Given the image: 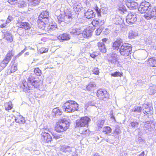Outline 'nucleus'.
I'll return each instance as SVG.
<instances>
[{
  "label": "nucleus",
  "mask_w": 156,
  "mask_h": 156,
  "mask_svg": "<svg viewBox=\"0 0 156 156\" xmlns=\"http://www.w3.org/2000/svg\"><path fill=\"white\" fill-rule=\"evenodd\" d=\"M27 80V82L25 80H23L22 81V85L20 86L21 88L25 92L31 89V84L35 88H37L42 83V81L41 80H36L35 77L32 76L28 77Z\"/></svg>",
  "instance_id": "2"
},
{
  "label": "nucleus",
  "mask_w": 156,
  "mask_h": 156,
  "mask_svg": "<svg viewBox=\"0 0 156 156\" xmlns=\"http://www.w3.org/2000/svg\"><path fill=\"white\" fill-rule=\"evenodd\" d=\"M18 0H8V2L11 5H14L16 3Z\"/></svg>",
  "instance_id": "48"
},
{
  "label": "nucleus",
  "mask_w": 156,
  "mask_h": 156,
  "mask_svg": "<svg viewBox=\"0 0 156 156\" xmlns=\"http://www.w3.org/2000/svg\"><path fill=\"white\" fill-rule=\"evenodd\" d=\"M62 107L65 112L67 113H73L78 111L79 105L75 101L69 100L66 101L64 103Z\"/></svg>",
  "instance_id": "4"
},
{
  "label": "nucleus",
  "mask_w": 156,
  "mask_h": 156,
  "mask_svg": "<svg viewBox=\"0 0 156 156\" xmlns=\"http://www.w3.org/2000/svg\"><path fill=\"white\" fill-rule=\"evenodd\" d=\"M139 125L138 122H132L130 123V126L131 127H137Z\"/></svg>",
  "instance_id": "40"
},
{
  "label": "nucleus",
  "mask_w": 156,
  "mask_h": 156,
  "mask_svg": "<svg viewBox=\"0 0 156 156\" xmlns=\"http://www.w3.org/2000/svg\"><path fill=\"white\" fill-rule=\"evenodd\" d=\"M94 29L91 27L89 26L83 31L82 33L83 36L84 37L88 38L91 37L92 33L93 32Z\"/></svg>",
  "instance_id": "13"
},
{
  "label": "nucleus",
  "mask_w": 156,
  "mask_h": 156,
  "mask_svg": "<svg viewBox=\"0 0 156 156\" xmlns=\"http://www.w3.org/2000/svg\"><path fill=\"white\" fill-rule=\"evenodd\" d=\"M144 151H143L140 153V154H139L137 156H144Z\"/></svg>",
  "instance_id": "54"
},
{
  "label": "nucleus",
  "mask_w": 156,
  "mask_h": 156,
  "mask_svg": "<svg viewBox=\"0 0 156 156\" xmlns=\"http://www.w3.org/2000/svg\"><path fill=\"white\" fill-rule=\"evenodd\" d=\"M6 22H5V23L2 24L0 25V28H5L6 27Z\"/></svg>",
  "instance_id": "50"
},
{
  "label": "nucleus",
  "mask_w": 156,
  "mask_h": 156,
  "mask_svg": "<svg viewBox=\"0 0 156 156\" xmlns=\"http://www.w3.org/2000/svg\"><path fill=\"white\" fill-rule=\"evenodd\" d=\"M94 9L97 13L98 16H101V9L97 6L95 7Z\"/></svg>",
  "instance_id": "46"
},
{
  "label": "nucleus",
  "mask_w": 156,
  "mask_h": 156,
  "mask_svg": "<svg viewBox=\"0 0 156 156\" xmlns=\"http://www.w3.org/2000/svg\"><path fill=\"white\" fill-rule=\"evenodd\" d=\"M69 122L65 118L61 119L56 122L54 130L58 133L64 132L69 129Z\"/></svg>",
  "instance_id": "3"
},
{
  "label": "nucleus",
  "mask_w": 156,
  "mask_h": 156,
  "mask_svg": "<svg viewBox=\"0 0 156 156\" xmlns=\"http://www.w3.org/2000/svg\"><path fill=\"white\" fill-rule=\"evenodd\" d=\"M142 110V108L141 107H134L132 109V111L135 112H141Z\"/></svg>",
  "instance_id": "38"
},
{
  "label": "nucleus",
  "mask_w": 156,
  "mask_h": 156,
  "mask_svg": "<svg viewBox=\"0 0 156 156\" xmlns=\"http://www.w3.org/2000/svg\"><path fill=\"white\" fill-rule=\"evenodd\" d=\"M38 18L49 20V13L48 12L47 10L43 11L39 15Z\"/></svg>",
  "instance_id": "19"
},
{
  "label": "nucleus",
  "mask_w": 156,
  "mask_h": 156,
  "mask_svg": "<svg viewBox=\"0 0 156 156\" xmlns=\"http://www.w3.org/2000/svg\"><path fill=\"white\" fill-rule=\"evenodd\" d=\"M34 72L37 76H40L41 74V71L39 68H36L34 69Z\"/></svg>",
  "instance_id": "36"
},
{
  "label": "nucleus",
  "mask_w": 156,
  "mask_h": 156,
  "mask_svg": "<svg viewBox=\"0 0 156 156\" xmlns=\"http://www.w3.org/2000/svg\"><path fill=\"white\" fill-rule=\"evenodd\" d=\"M112 131V129L110 127L106 126L103 127L102 132L105 134L109 135Z\"/></svg>",
  "instance_id": "23"
},
{
  "label": "nucleus",
  "mask_w": 156,
  "mask_h": 156,
  "mask_svg": "<svg viewBox=\"0 0 156 156\" xmlns=\"http://www.w3.org/2000/svg\"><path fill=\"white\" fill-rule=\"evenodd\" d=\"M115 55H116L115 53H114V54H112L111 55V56L112 58V59H115L116 58L115 57Z\"/></svg>",
  "instance_id": "51"
},
{
  "label": "nucleus",
  "mask_w": 156,
  "mask_h": 156,
  "mask_svg": "<svg viewBox=\"0 0 156 156\" xmlns=\"http://www.w3.org/2000/svg\"><path fill=\"white\" fill-rule=\"evenodd\" d=\"M40 0H30V1L32 5L35 6L39 4Z\"/></svg>",
  "instance_id": "42"
},
{
  "label": "nucleus",
  "mask_w": 156,
  "mask_h": 156,
  "mask_svg": "<svg viewBox=\"0 0 156 156\" xmlns=\"http://www.w3.org/2000/svg\"><path fill=\"white\" fill-rule=\"evenodd\" d=\"M130 35H131V34H129L128 37L129 38H132V37H131Z\"/></svg>",
  "instance_id": "57"
},
{
  "label": "nucleus",
  "mask_w": 156,
  "mask_h": 156,
  "mask_svg": "<svg viewBox=\"0 0 156 156\" xmlns=\"http://www.w3.org/2000/svg\"><path fill=\"white\" fill-rule=\"evenodd\" d=\"M100 53L98 52L97 51H95L93 52L92 53L90 54V56L93 58H95L97 57L98 56L100 55Z\"/></svg>",
  "instance_id": "39"
},
{
  "label": "nucleus",
  "mask_w": 156,
  "mask_h": 156,
  "mask_svg": "<svg viewBox=\"0 0 156 156\" xmlns=\"http://www.w3.org/2000/svg\"><path fill=\"white\" fill-rule=\"evenodd\" d=\"M111 118L113 119L114 120H115V118L113 114L111 115Z\"/></svg>",
  "instance_id": "55"
},
{
  "label": "nucleus",
  "mask_w": 156,
  "mask_h": 156,
  "mask_svg": "<svg viewBox=\"0 0 156 156\" xmlns=\"http://www.w3.org/2000/svg\"><path fill=\"white\" fill-rule=\"evenodd\" d=\"M120 23H119V22H118V24H120Z\"/></svg>",
  "instance_id": "58"
},
{
  "label": "nucleus",
  "mask_w": 156,
  "mask_h": 156,
  "mask_svg": "<svg viewBox=\"0 0 156 156\" xmlns=\"http://www.w3.org/2000/svg\"><path fill=\"white\" fill-rule=\"evenodd\" d=\"M69 31L70 34H74L77 33V29L76 28L74 27H71L69 29Z\"/></svg>",
  "instance_id": "44"
},
{
  "label": "nucleus",
  "mask_w": 156,
  "mask_h": 156,
  "mask_svg": "<svg viewBox=\"0 0 156 156\" xmlns=\"http://www.w3.org/2000/svg\"><path fill=\"white\" fill-rule=\"evenodd\" d=\"M132 50V48L131 45H122L119 49V52L122 55L127 57L131 54Z\"/></svg>",
  "instance_id": "8"
},
{
  "label": "nucleus",
  "mask_w": 156,
  "mask_h": 156,
  "mask_svg": "<svg viewBox=\"0 0 156 156\" xmlns=\"http://www.w3.org/2000/svg\"><path fill=\"white\" fill-rule=\"evenodd\" d=\"M90 133V132L89 129H86L83 131L81 133V135H84L85 136H89Z\"/></svg>",
  "instance_id": "37"
},
{
  "label": "nucleus",
  "mask_w": 156,
  "mask_h": 156,
  "mask_svg": "<svg viewBox=\"0 0 156 156\" xmlns=\"http://www.w3.org/2000/svg\"><path fill=\"white\" fill-rule=\"evenodd\" d=\"M53 112L55 116L62 115L63 112L61 109L59 108H56L53 110Z\"/></svg>",
  "instance_id": "26"
},
{
  "label": "nucleus",
  "mask_w": 156,
  "mask_h": 156,
  "mask_svg": "<svg viewBox=\"0 0 156 156\" xmlns=\"http://www.w3.org/2000/svg\"><path fill=\"white\" fill-rule=\"evenodd\" d=\"M96 95L100 100H105L106 99L109 98V93L107 91L102 89H100L97 90Z\"/></svg>",
  "instance_id": "9"
},
{
  "label": "nucleus",
  "mask_w": 156,
  "mask_h": 156,
  "mask_svg": "<svg viewBox=\"0 0 156 156\" xmlns=\"http://www.w3.org/2000/svg\"><path fill=\"white\" fill-rule=\"evenodd\" d=\"M118 11L121 14H124L126 12L127 10L125 7L124 5H122L119 7Z\"/></svg>",
  "instance_id": "29"
},
{
  "label": "nucleus",
  "mask_w": 156,
  "mask_h": 156,
  "mask_svg": "<svg viewBox=\"0 0 156 156\" xmlns=\"http://www.w3.org/2000/svg\"><path fill=\"white\" fill-rule=\"evenodd\" d=\"M137 18L136 14L131 12L129 13L126 18V22L129 24L135 23L137 21Z\"/></svg>",
  "instance_id": "10"
},
{
  "label": "nucleus",
  "mask_w": 156,
  "mask_h": 156,
  "mask_svg": "<svg viewBox=\"0 0 156 156\" xmlns=\"http://www.w3.org/2000/svg\"><path fill=\"white\" fill-rule=\"evenodd\" d=\"M96 87V85L92 82L89 83L86 86V89L88 91H91L93 90Z\"/></svg>",
  "instance_id": "27"
},
{
  "label": "nucleus",
  "mask_w": 156,
  "mask_h": 156,
  "mask_svg": "<svg viewBox=\"0 0 156 156\" xmlns=\"http://www.w3.org/2000/svg\"><path fill=\"white\" fill-rule=\"evenodd\" d=\"M44 34V36L41 38V41L44 42L46 41L48 39V38L47 37H48V35L46 34Z\"/></svg>",
  "instance_id": "47"
},
{
  "label": "nucleus",
  "mask_w": 156,
  "mask_h": 156,
  "mask_svg": "<svg viewBox=\"0 0 156 156\" xmlns=\"http://www.w3.org/2000/svg\"><path fill=\"white\" fill-rule=\"evenodd\" d=\"M46 129H41L40 131L41 140L44 143H50L53 140V139L51 134L45 131Z\"/></svg>",
  "instance_id": "7"
},
{
  "label": "nucleus",
  "mask_w": 156,
  "mask_h": 156,
  "mask_svg": "<svg viewBox=\"0 0 156 156\" xmlns=\"http://www.w3.org/2000/svg\"><path fill=\"white\" fill-rule=\"evenodd\" d=\"M143 111L144 113L146 115L151 114L153 112V108L151 104H146L143 109Z\"/></svg>",
  "instance_id": "14"
},
{
  "label": "nucleus",
  "mask_w": 156,
  "mask_h": 156,
  "mask_svg": "<svg viewBox=\"0 0 156 156\" xmlns=\"http://www.w3.org/2000/svg\"><path fill=\"white\" fill-rule=\"evenodd\" d=\"M5 38L8 41L10 42H12L13 41V38L10 34H6L5 37Z\"/></svg>",
  "instance_id": "34"
},
{
  "label": "nucleus",
  "mask_w": 156,
  "mask_h": 156,
  "mask_svg": "<svg viewBox=\"0 0 156 156\" xmlns=\"http://www.w3.org/2000/svg\"><path fill=\"white\" fill-rule=\"evenodd\" d=\"M94 156H100L98 153H96L94 154Z\"/></svg>",
  "instance_id": "56"
},
{
  "label": "nucleus",
  "mask_w": 156,
  "mask_h": 156,
  "mask_svg": "<svg viewBox=\"0 0 156 156\" xmlns=\"http://www.w3.org/2000/svg\"><path fill=\"white\" fill-rule=\"evenodd\" d=\"M56 24L55 23L53 24H50L48 26V30L50 31L54 30L56 29Z\"/></svg>",
  "instance_id": "31"
},
{
  "label": "nucleus",
  "mask_w": 156,
  "mask_h": 156,
  "mask_svg": "<svg viewBox=\"0 0 156 156\" xmlns=\"http://www.w3.org/2000/svg\"><path fill=\"white\" fill-rule=\"evenodd\" d=\"M58 38L59 40H61L64 41H67L69 40L70 37L69 35L66 33H64L59 35Z\"/></svg>",
  "instance_id": "25"
},
{
  "label": "nucleus",
  "mask_w": 156,
  "mask_h": 156,
  "mask_svg": "<svg viewBox=\"0 0 156 156\" xmlns=\"http://www.w3.org/2000/svg\"><path fill=\"white\" fill-rule=\"evenodd\" d=\"M39 48V51L41 53L47 52L48 51V49L45 47H40L39 48Z\"/></svg>",
  "instance_id": "32"
},
{
  "label": "nucleus",
  "mask_w": 156,
  "mask_h": 156,
  "mask_svg": "<svg viewBox=\"0 0 156 156\" xmlns=\"http://www.w3.org/2000/svg\"><path fill=\"white\" fill-rule=\"evenodd\" d=\"M122 43V40L121 39H117L113 43L112 47L116 50H118L119 49Z\"/></svg>",
  "instance_id": "17"
},
{
  "label": "nucleus",
  "mask_w": 156,
  "mask_h": 156,
  "mask_svg": "<svg viewBox=\"0 0 156 156\" xmlns=\"http://www.w3.org/2000/svg\"><path fill=\"white\" fill-rule=\"evenodd\" d=\"M105 122V120H101L98 122L97 124V126L99 128H101L103 126Z\"/></svg>",
  "instance_id": "43"
},
{
  "label": "nucleus",
  "mask_w": 156,
  "mask_h": 156,
  "mask_svg": "<svg viewBox=\"0 0 156 156\" xmlns=\"http://www.w3.org/2000/svg\"><path fill=\"white\" fill-rule=\"evenodd\" d=\"M147 62V65L149 66L156 67V57H152L149 58Z\"/></svg>",
  "instance_id": "16"
},
{
  "label": "nucleus",
  "mask_w": 156,
  "mask_h": 156,
  "mask_svg": "<svg viewBox=\"0 0 156 156\" xmlns=\"http://www.w3.org/2000/svg\"><path fill=\"white\" fill-rule=\"evenodd\" d=\"M98 46L101 52L105 53L106 51L105 44L101 42H99L98 43Z\"/></svg>",
  "instance_id": "24"
},
{
  "label": "nucleus",
  "mask_w": 156,
  "mask_h": 156,
  "mask_svg": "<svg viewBox=\"0 0 156 156\" xmlns=\"http://www.w3.org/2000/svg\"><path fill=\"white\" fill-rule=\"evenodd\" d=\"M73 9L75 12H78L81 10V7L79 5H75L73 6Z\"/></svg>",
  "instance_id": "33"
},
{
  "label": "nucleus",
  "mask_w": 156,
  "mask_h": 156,
  "mask_svg": "<svg viewBox=\"0 0 156 156\" xmlns=\"http://www.w3.org/2000/svg\"><path fill=\"white\" fill-rule=\"evenodd\" d=\"M108 40V39L107 38H104L102 39V41L104 43L106 42Z\"/></svg>",
  "instance_id": "53"
},
{
  "label": "nucleus",
  "mask_w": 156,
  "mask_h": 156,
  "mask_svg": "<svg viewBox=\"0 0 156 156\" xmlns=\"http://www.w3.org/2000/svg\"><path fill=\"white\" fill-rule=\"evenodd\" d=\"M49 20H45L38 18L37 20V26L40 29L44 30L47 24H48Z\"/></svg>",
  "instance_id": "12"
},
{
  "label": "nucleus",
  "mask_w": 156,
  "mask_h": 156,
  "mask_svg": "<svg viewBox=\"0 0 156 156\" xmlns=\"http://www.w3.org/2000/svg\"><path fill=\"white\" fill-rule=\"evenodd\" d=\"M17 26L21 28L27 30L30 28V24L27 22H18L17 23Z\"/></svg>",
  "instance_id": "15"
},
{
  "label": "nucleus",
  "mask_w": 156,
  "mask_h": 156,
  "mask_svg": "<svg viewBox=\"0 0 156 156\" xmlns=\"http://www.w3.org/2000/svg\"><path fill=\"white\" fill-rule=\"evenodd\" d=\"M12 18L11 16H9L7 20L6 21V23H9L12 20Z\"/></svg>",
  "instance_id": "49"
},
{
  "label": "nucleus",
  "mask_w": 156,
  "mask_h": 156,
  "mask_svg": "<svg viewBox=\"0 0 156 156\" xmlns=\"http://www.w3.org/2000/svg\"><path fill=\"white\" fill-rule=\"evenodd\" d=\"M92 72L93 74L99 75L100 73L99 69L98 67H94L92 69Z\"/></svg>",
  "instance_id": "35"
},
{
  "label": "nucleus",
  "mask_w": 156,
  "mask_h": 156,
  "mask_svg": "<svg viewBox=\"0 0 156 156\" xmlns=\"http://www.w3.org/2000/svg\"><path fill=\"white\" fill-rule=\"evenodd\" d=\"M54 138L56 140L60 138H62V136L61 135L58 134L56 133H53L52 134Z\"/></svg>",
  "instance_id": "41"
},
{
  "label": "nucleus",
  "mask_w": 156,
  "mask_h": 156,
  "mask_svg": "<svg viewBox=\"0 0 156 156\" xmlns=\"http://www.w3.org/2000/svg\"><path fill=\"white\" fill-rule=\"evenodd\" d=\"M101 31L100 30H99V29H97L96 30V34L97 35H99L101 33Z\"/></svg>",
  "instance_id": "52"
},
{
  "label": "nucleus",
  "mask_w": 156,
  "mask_h": 156,
  "mask_svg": "<svg viewBox=\"0 0 156 156\" xmlns=\"http://www.w3.org/2000/svg\"><path fill=\"white\" fill-rule=\"evenodd\" d=\"M72 18V14L69 12H64V15H60L58 17L59 20L61 22L64 21L65 22L69 21L68 20Z\"/></svg>",
  "instance_id": "11"
},
{
  "label": "nucleus",
  "mask_w": 156,
  "mask_h": 156,
  "mask_svg": "<svg viewBox=\"0 0 156 156\" xmlns=\"http://www.w3.org/2000/svg\"><path fill=\"white\" fill-rule=\"evenodd\" d=\"M111 75L112 76L114 77H121L123 76V73L122 72H120L119 71H115L114 73H111Z\"/></svg>",
  "instance_id": "30"
},
{
  "label": "nucleus",
  "mask_w": 156,
  "mask_h": 156,
  "mask_svg": "<svg viewBox=\"0 0 156 156\" xmlns=\"http://www.w3.org/2000/svg\"><path fill=\"white\" fill-rule=\"evenodd\" d=\"M91 23L94 27H98L100 28L104 25V22L103 21L101 20L99 21L96 19H94L92 21Z\"/></svg>",
  "instance_id": "21"
},
{
  "label": "nucleus",
  "mask_w": 156,
  "mask_h": 156,
  "mask_svg": "<svg viewBox=\"0 0 156 156\" xmlns=\"http://www.w3.org/2000/svg\"><path fill=\"white\" fill-rule=\"evenodd\" d=\"M90 119L87 116L82 117L76 121V127H88Z\"/></svg>",
  "instance_id": "5"
},
{
  "label": "nucleus",
  "mask_w": 156,
  "mask_h": 156,
  "mask_svg": "<svg viewBox=\"0 0 156 156\" xmlns=\"http://www.w3.org/2000/svg\"><path fill=\"white\" fill-rule=\"evenodd\" d=\"M138 10L141 13H145L144 17L147 20L156 18V8L152 7L149 2L145 1L142 2L139 5Z\"/></svg>",
  "instance_id": "1"
},
{
  "label": "nucleus",
  "mask_w": 156,
  "mask_h": 156,
  "mask_svg": "<svg viewBox=\"0 0 156 156\" xmlns=\"http://www.w3.org/2000/svg\"><path fill=\"white\" fill-rule=\"evenodd\" d=\"M14 55V53L12 50L9 51L8 52L4 58L0 63V67L1 69H4L7 66Z\"/></svg>",
  "instance_id": "6"
},
{
  "label": "nucleus",
  "mask_w": 156,
  "mask_h": 156,
  "mask_svg": "<svg viewBox=\"0 0 156 156\" xmlns=\"http://www.w3.org/2000/svg\"><path fill=\"white\" fill-rule=\"evenodd\" d=\"M5 109L6 110H10L12 108V104L11 101H9L5 103L4 104Z\"/></svg>",
  "instance_id": "28"
},
{
  "label": "nucleus",
  "mask_w": 156,
  "mask_h": 156,
  "mask_svg": "<svg viewBox=\"0 0 156 156\" xmlns=\"http://www.w3.org/2000/svg\"><path fill=\"white\" fill-rule=\"evenodd\" d=\"M95 15V13L92 10L90 9H88L84 13V16L87 19L94 18Z\"/></svg>",
  "instance_id": "18"
},
{
  "label": "nucleus",
  "mask_w": 156,
  "mask_h": 156,
  "mask_svg": "<svg viewBox=\"0 0 156 156\" xmlns=\"http://www.w3.org/2000/svg\"><path fill=\"white\" fill-rule=\"evenodd\" d=\"M10 73H13L16 72L18 69L17 63L15 61H12L10 65Z\"/></svg>",
  "instance_id": "20"
},
{
  "label": "nucleus",
  "mask_w": 156,
  "mask_h": 156,
  "mask_svg": "<svg viewBox=\"0 0 156 156\" xmlns=\"http://www.w3.org/2000/svg\"><path fill=\"white\" fill-rule=\"evenodd\" d=\"M15 121L20 124H23L25 123L24 118L21 115L17 116L15 119Z\"/></svg>",
  "instance_id": "22"
},
{
  "label": "nucleus",
  "mask_w": 156,
  "mask_h": 156,
  "mask_svg": "<svg viewBox=\"0 0 156 156\" xmlns=\"http://www.w3.org/2000/svg\"><path fill=\"white\" fill-rule=\"evenodd\" d=\"M130 5L129 6V8L130 9H133L135 8L136 5V3L134 2H129Z\"/></svg>",
  "instance_id": "45"
}]
</instances>
